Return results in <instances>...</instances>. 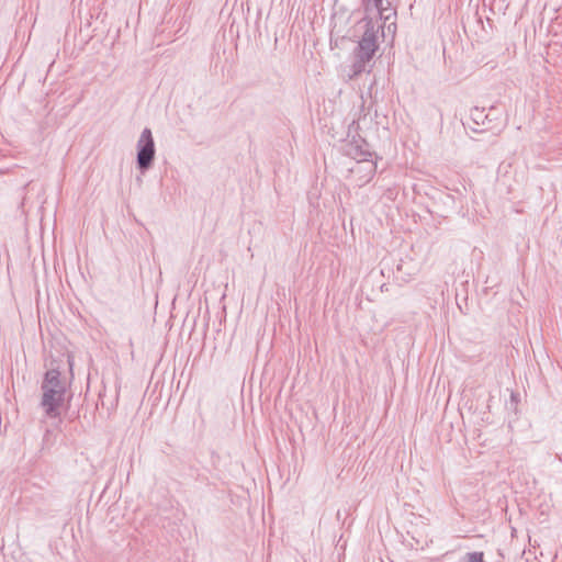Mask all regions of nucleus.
<instances>
[{"mask_svg": "<svg viewBox=\"0 0 562 562\" xmlns=\"http://www.w3.org/2000/svg\"><path fill=\"white\" fill-rule=\"evenodd\" d=\"M374 7L379 11V13L382 14V11H383V0H374Z\"/></svg>", "mask_w": 562, "mask_h": 562, "instance_id": "obj_8", "label": "nucleus"}, {"mask_svg": "<svg viewBox=\"0 0 562 562\" xmlns=\"http://www.w3.org/2000/svg\"><path fill=\"white\" fill-rule=\"evenodd\" d=\"M41 389V407L47 417L57 418L60 415L59 408L64 404L66 394V384L60 379V372L56 369L48 370L45 373Z\"/></svg>", "mask_w": 562, "mask_h": 562, "instance_id": "obj_1", "label": "nucleus"}, {"mask_svg": "<svg viewBox=\"0 0 562 562\" xmlns=\"http://www.w3.org/2000/svg\"><path fill=\"white\" fill-rule=\"evenodd\" d=\"M364 29V33L359 41L353 55L370 60L378 48L376 31L371 21H366Z\"/></svg>", "mask_w": 562, "mask_h": 562, "instance_id": "obj_3", "label": "nucleus"}, {"mask_svg": "<svg viewBox=\"0 0 562 562\" xmlns=\"http://www.w3.org/2000/svg\"><path fill=\"white\" fill-rule=\"evenodd\" d=\"M368 59H364L360 56H355V60L352 65L350 66V69L347 74L348 80H351L356 78L358 75H360L362 71H364L366 64L368 63Z\"/></svg>", "mask_w": 562, "mask_h": 562, "instance_id": "obj_6", "label": "nucleus"}, {"mask_svg": "<svg viewBox=\"0 0 562 562\" xmlns=\"http://www.w3.org/2000/svg\"><path fill=\"white\" fill-rule=\"evenodd\" d=\"M483 115V111H480L479 109H475L473 112H472V116H473V120L479 123V119H481Z\"/></svg>", "mask_w": 562, "mask_h": 562, "instance_id": "obj_7", "label": "nucleus"}, {"mask_svg": "<svg viewBox=\"0 0 562 562\" xmlns=\"http://www.w3.org/2000/svg\"><path fill=\"white\" fill-rule=\"evenodd\" d=\"M345 154L350 158L355 159L356 162L373 160L372 153L370 151L369 145L364 140L349 142L345 146Z\"/></svg>", "mask_w": 562, "mask_h": 562, "instance_id": "obj_5", "label": "nucleus"}, {"mask_svg": "<svg viewBox=\"0 0 562 562\" xmlns=\"http://www.w3.org/2000/svg\"><path fill=\"white\" fill-rule=\"evenodd\" d=\"M155 143L151 131L144 128L137 140V167L140 171L148 170L155 159Z\"/></svg>", "mask_w": 562, "mask_h": 562, "instance_id": "obj_2", "label": "nucleus"}, {"mask_svg": "<svg viewBox=\"0 0 562 562\" xmlns=\"http://www.w3.org/2000/svg\"><path fill=\"white\" fill-rule=\"evenodd\" d=\"M351 179L359 188L369 183L375 175L376 164L374 160L355 162L349 169Z\"/></svg>", "mask_w": 562, "mask_h": 562, "instance_id": "obj_4", "label": "nucleus"}]
</instances>
